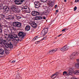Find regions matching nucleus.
<instances>
[{
    "instance_id": "nucleus-36",
    "label": "nucleus",
    "mask_w": 79,
    "mask_h": 79,
    "mask_svg": "<svg viewBox=\"0 0 79 79\" xmlns=\"http://www.w3.org/2000/svg\"><path fill=\"white\" fill-rule=\"evenodd\" d=\"M2 17V18H5V15H3V14H2L1 15Z\"/></svg>"
},
{
    "instance_id": "nucleus-44",
    "label": "nucleus",
    "mask_w": 79,
    "mask_h": 79,
    "mask_svg": "<svg viewBox=\"0 0 79 79\" xmlns=\"http://www.w3.org/2000/svg\"><path fill=\"white\" fill-rule=\"evenodd\" d=\"M62 35V34H60L59 35L57 36V37H60V36H61Z\"/></svg>"
},
{
    "instance_id": "nucleus-43",
    "label": "nucleus",
    "mask_w": 79,
    "mask_h": 79,
    "mask_svg": "<svg viewBox=\"0 0 79 79\" xmlns=\"http://www.w3.org/2000/svg\"><path fill=\"white\" fill-rule=\"evenodd\" d=\"M57 6V5H56L55 6V8H56V7Z\"/></svg>"
},
{
    "instance_id": "nucleus-16",
    "label": "nucleus",
    "mask_w": 79,
    "mask_h": 79,
    "mask_svg": "<svg viewBox=\"0 0 79 79\" xmlns=\"http://www.w3.org/2000/svg\"><path fill=\"white\" fill-rule=\"evenodd\" d=\"M3 10L5 12H7L9 10V7L6 6H5L3 7Z\"/></svg>"
},
{
    "instance_id": "nucleus-49",
    "label": "nucleus",
    "mask_w": 79,
    "mask_h": 79,
    "mask_svg": "<svg viewBox=\"0 0 79 79\" xmlns=\"http://www.w3.org/2000/svg\"><path fill=\"white\" fill-rule=\"evenodd\" d=\"M77 61H79V59H77Z\"/></svg>"
},
{
    "instance_id": "nucleus-55",
    "label": "nucleus",
    "mask_w": 79,
    "mask_h": 79,
    "mask_svg": "<svg viewBox=\"0 0 79 79\" xmlns=\"http://www.w3.org/2000/svg\"><path fill=\"white\" fill-rule=\"evenodd\" d=\"M0 20H1V19H0Z\"/></svg>"
},
{
    "instance_id": "nucleus-45",
    "label": "nucleus",
    "mask_w": 79,
    "mask_h": 79,
    "mask_svg": "<svg viewBox=\"0 0 79 79\" xmlns=\"http://www.w3.org/2000/svg\"><path fill=\"white\" fill-rule=\"evenodd\" d=\"M15 60H13L12 61V63H15Z\"/></svg>"
},
{
    "instance_id": "nucleus-15",
    "label": "nucleus",
    "mask_w": 79,
    "mask_h": 79,
    "mask_svg": "<svg viewBox=\"0 0 79 79\" xmlns=\"http://www.w3.org/2000/svg\"><path fill=\"white\" fill-rule=\"evenodd\" d=\"M35 5V8H39L40 6V3L39 2H34Z\"/></svg>"
},
{
    "instance_id": "nucleus-46",
    "label": "nucleus",
    "mask_w": 79,
    "mask_h": 79,
    "mask_svg": "<svg viewBox=\"0 0 79 79\" xmlns=\"http://www.w3.org/2000/svg\"><path fill=\"white\" fill-rule=\"evenodd\" d=\"M2 27V25L0 23V28Z\"/></svg>"
},
{
    "instance_id": "nucleus-37",
    "label": "nucleus",
    "mask_w": 79,
    "mask_h": 79,
    "mask_svg": "<svg viewBox=\"0 0 79 79\" xmlns=\"http://www.w3.org/2000/svg\"><path fill=\"white\" fill-rule=\"evenodd\" d=\"M4 49L5 50H7V49H10L11 48H6H6H4Z\"/></svg>"
},
{
    "instance_id": "nucleus-48",
    "label": "nucleus",
    "mask_w": 79,
    "mask_h": 79,
    "mask_svg": "<svg viewBox=\"0 0 79 79\" xmlns=\"http://www.w3.org/2000/svg\"><path fill=\"white\" fill-rule=\"evenodd\" d=\"M67 1L66 0H64V2H66Z\"/></svg>"
},
{
    "instance_id": "nucleus-33",
    "label": "nucleus",
    "mask_w": 79,
    "mask_h": 79,
    "mask_svg": "<svg viewBox=\"0 0 79 79\" xmlns=\"http://www.w3.org/2000/svg\"><path fill=\"white\" fill-rule=\"evenodd\" d=\"M66 28H65L63 29V30H62V32H64V31H66Z\"/></svg>"
},
{
    "instance_id": "nucleus-38",
    "label": "nucleus",
    "mask_w": 79,
    "mask_h": 79,
    "mask_svg": "<svg viewBox=\"0 0 79 79\" xmlns=\"http://www.w3.org/2000/svg\"><path fill=\"white\" fill-rule=\"evenodd\" d=\"M16 39H15V40H17V42H18V41H19V37H18V38H15Z\"/></svg>"
},
{
    "instance_id": "nucleus-13",
    "label": "nucleus",
    "mask_w": 79,
    "mask_h": 79,
    "mask_svg": "<svg viewBox=\"0 0 79 79\" xmlns=\"http://www.w3.org/2000/svg\"><path fill=\"white\" fill-rule=\"evenodd\" d=\"M31 15L33 16H37L39 15V13L37 11L33 10L31 12Z\"/></svg>"
},
{
    "instance_id": "nucleus-12",
    "label": "nucleus",
    "mask_w": 79,
    "mask_h": 79,
    "mask_svg": "<svg viewBox=\"0 0 79 79\" xmlns=\"http://www.w3.org/2000/svg\"><path fill=\"white\" fill-rule=\"evenodd\" d=\"M22 10L24 12H27V11L29 10V8L26 6H25L22 7Z\"/></svg>"
},
{
    "instance_id": "nucleus-28",
    "label": "nucleus",
    "mask_w": 79,
    "mask_h": 79,
    "mask_svg": "<svg viewBox=\"0 0 79 79\" xmlns=\"http://www.w3.org/2000/svg\"><path fill=\"white\" fill-rule=\"evenodd\" d=\"M69 71H70L71 73H73L74 71V69H73L72 68H70L69 69Z\"/></svg>"
},
{
    "instance_id": "nucleus-2",
    "label": "nucleus",
    "mask_w": 79,
    "mask_h": 79,
    "mask_svg": "<svg viewBox=\"0 0 79 79\" xmlns=\"http://www.w3.org/2000/svg\"><path fill=\"white\" fill-rule=\"evenodd\" d=\"M41 1H42V2H46L48 4V5H49V6L50 7H53V5H54V4H53V2L52 1L50 2V1H48L47 0H40Z\"/></svg>"
},
{
    "instance_id": "nucleus-23",
    "label": "nucleus",
    "mask_w": 79,
    "mask_h": 79,
    "mask_svg": "<svg viewBox=\"0 0 79 79\" xmlns=\"http://www.w3.org/2000/svg\"><path fill=\"white\" fill-rule=\"evenodd\" d=\"M63 75L65 76H68V72L66 71L63 72Z\"/></svg>"
},
{
    "instance_id": "nucleus-8",
    "label": "nucleus",
    "mask_w": 79,
    "mask_h": 79,
    "mask_svg": "<svg viewBox=\"0 0 79 79\" xmlns=\"http://www.w3.org/2000/svg\"><path fill=\"white\" fill-rule=\"evenodd\" d=\"M78 55V53L76 52H74L72 53V54L70 55V59H73L75 58V56H76Z\"/></svg>"
},
{
    "instance_id": "nucleus-54",
    "label": "nucleus",
    "mask_w": 79,
    "mask_h": 79,
    "mask_svg": "<svg viewBox=\"0 0 79 79\" xmlns=\"http://www.w3.org/2000/svg\"><path fill=\"white\" fill-rule=\"evenodd\" d=\"M24 4H26V2H25V3H24Z\"/></svg>"
},
{
    "instance_id": "nucleus-30",
    "label": "nucleus",
    "mask_w": 79,
    "mask_h": 79,
    "mask_svg": "<svg viewBox=\"0 0 79 79\" xmlns=\"http://www.w3.org/2000/svg\"><path fill=\"white\" fill-rule=\"evenodd\" d=\"M10 39H12V41H14V40H15L14 38L13 37V36H11V37H10Z\"/></svg>"
},
{
    "instance_id": "nucleus-31",
    "label": "nucleus",
    "mask_w": 79,
    "mask_h": 79,
    "mask_svg": "<svg viewBox=\"0 0 79 79\" xmlns=\"http://www.w3.org/2000/svg\"><path fill=\"white\" fill-rule=\"evenodd\" d=\"M77 9V8L76 6H75L74 8V11H75Z\"/></svg>"
},
{
    "instance_id": "nucleus-5",
    "label": "nucleus",
    "mask_w": 79,
    "mask_h": 79,
    "mask_svg": "<svg viewBox=\"0 0 79 79\" xmlns=\"http://www.w3.org/2000/svg\"><path fill=\"white\" fill-rule=\"evenodd\" d=\"M48 28H46L44 29L41 32V35L44 36V35H45L47 34V33L48 32Z\"/></svg>"
},
{
    "instance_id": "nucleus-41",
    "label": "nucleus",
    "mask_w": 79,
    "mask_h": 79,
    "mask_svg": "<svg viewBox=\"0 0 79 79\" xmlns=\"http://www.w3.org/2000/svg\"><path fill=\"white\" fill-rule=\"evenodd\" d=\"M79 2V0H75V2Z\"/></svg>"
},
{
    "instance_id": "nucleus-40",
    "label": "nucleus",
    "mask_w": 79,
    "mask_h": 79,
    "mask_svg": "<svg viewBox=\"0 0 79 79\" xmlns=\"http://www.w3.org/2000/svg\"><path fill=\"white\" fill-rule=\"evenodd\" d=\"M47 38H46V37H44L43 39H42V40H45V39H46Z\"/></svg>"
},
{
    "instance_id": "nucleus-4",
    "label": "nucleus",
    "mask_w": 79,
    "mask_h": 79,
    "mask_svg": "<svg viewBox=\"0 0 79 79\" xmlns=\"http://www.w3.org/2000/svg\"><path fill=\"white\" fill-rule=\"evenodd\" d=\"M46 19V17L43 16H36L35 18V20H41V21H43L44 20V19Z\"/></svg>"
},
{
    "instance_id": "nucleus-50",
    "label": "nucleus",
    "mask_w": 79,
    "mask_h": 79,
    "mask_svg": "<svg viewBox=\"0 0 79 79\" xmlns=\"http://www.w3.org/2000/svg\"><path fill=\"white\" fill-rule=\"evenodd\" d=\"M2 9V7H0V10H1Z\"/></svg>"
},
{
    "instance_id": "nucleus-3",
    "label": "nucleus",
    "mask_w": 79,
    "mask_h": 79,
    "mask_svg": "<svg viewBox=\"0 0 79 79\" xmlns=\"http://www.w3.org/2000/svg\"><path fill=\"white\" fill-rule=\"evenodd\" d=\"M13 26L14 27H21V23L17 21L14 22H13Z\"/></svg>"
},
{
    "instance_id": "nucleus-10",
    "label": "nucleus",
    "mask_w": 79,
    "mask_h": 79,
    "mask_svg": "<svg viewBox=\"0 0 79 79\" xmlns=\"http://www.w3.org/2000/svg\"><path fill=\"white\" fill-rule=\"evenodd\" d=\"M4 37H5V39H6V40H8V38H10L11 37V35H10V33L9 34H6V32L5 31L4 32Z\"/></svg>"
},
{
    "instance_id": "nucleus-39",
    "label": "nucleus",
    "mask_w": 79,
    "mask_h": 79,
    "mask_svg": "<svg viewBox=\"0 0 79 79\" xmlns=\"http://www.w3.org/2000/svg\"><path fill=\"white\" fill-rule=\"evenodd\" d=\"M6 27V25H2V27Z\"/></svg>"
},
{
    "instance_id": "nucleus-32",
    "label": "nucleus",
    "mask_w": 79,
    "mask_h": 79,
    "mask_svg": "<svg viewBox=\"0 0 79 79\" xmlns=\"http://www.w3.org/2000/svg\"><path fill=\"white\" fill-rule=\"evenodd\" d=\"M13 15H14V17H15L16 18L18 16V15H17V14H14Z\"/></svg>"
},
{
    "instance_id": "nucleus-17",
    "label": "nucleus",
    "mask_w": 79,
    "mask_h": 79,
    "mask_svg": "<svg viewBox=\"0 0 79 79\" xmlns=\"http://www.w3.org/2000/svg\"><path fill=\"white\" fill-rule=\"evenodd\" d=\"M31 29V27L29 25H27L26 26L25 28V30L26 31H29Z\"/></svg>"
},
{
    "instance_id": "nucleus-42",
    "label": "nucleus",
    "mask_w": 79,
    "mask_h": 79,
    "mask_svg": "<svg viewBox=\"0 0 79 79\" xmlns=\"http://www.w3.org/2000/svg\"><path fill=\"white\" fill-rule=\"evenodd\" d=\"M73 79H79V78H76L75 77L73 78Z\"/></svg>"
},
{
    "instance_id": "nucleus-7",
    "label": "nucleus",
    "mask_w": 79,
    "mask_h": 79,
    "mask_svg": "<svg viewBox=\"0 0 79 79\" xmlns=\"http://www.w3.org/2000/svg\"><path fill=\"white\" fill-rule=\"evenodd\" d=\"M24 32H23L19 31L18 34V35L20 38L23 39H24Z\"/></svg>"
},
{
    "instance_id": "nucleus-51",
    "label": "nucleus",
    "mask_w": 79,
    "mask_h": 79,
    "mask_svg": "<svg viewBox=\"0 0 79 79\" xmlns=\"http://www.w3.org/2000/svg\"><path fill=\"white\" fill-rule=\"evenodd\" d=\"M41 41V40H40L39 41H37V42H40Z\"/></svg>"
},
{
    "instance_id": "nucleus-26",
    "label": "nucleus",
    "mask_w": 79,
    "mask_h": 79,
    "mask_svg": "<svg viewBox=\"0 0 79 79\" xmlns=\"http://www.w3.org/2000/svg\"><path fill=\"white\" fill-rule=\"evenodd\" d=\"M14 12L15 13H19V12H20V10H18V9H15L14 10Z\"/></svg>"
},
{
    "instance_id": "nucleus-47",
    "label": "nucleus",
    "mask_w": 79,
    "mask_h": 79,
    "mask_svg": "<svg viewBox=\"0 0 79 79\" xmlns=\"http://www.w3.org/2000/svg\"><path fill=\"white\" fill-rule=\"evenodd\" d=\"M56 12H58V11H58V10H56Z\"/></svg>"
},
{
    "instance_id": "nucleus-18",
    "label": "nucleus",
    "mask_w": 79,
    "mask_h": 79,
    "mask_svg": "<svg viewBox=\"0 0 79 79\" xmlns=\"http://www.w3.org/2000/svg\"><path fill=\"white\" fill-rule=\"evenodd\" d=\"M56 50H57V49H53L52 51H50L49 52V53L50 54H51V55H52V54H53V53H55V52L56 51Z\"/></svg>"
},
{
    "instance_id": "nucleus-53",
    "label": "nucleus",
    "mask_w": 79,
    "mask_h": 79,
    "mask_svg": "<svg viewBox=\"0 0 79 79\" xmlns=\"http://www.w3.org/2000/svg\"><path fill=\"white\" fill-rule=\"evenodd\" d=\"M35 44H37V42H36L35 43Z\"/></svg>"
},
{
    "instance_id": "nucleus-27",
    "label": "nucleus",
    "mask_w": 79,
    "mask_h": 79,
    "mask_svg": "<svg viewBox=\"0 0 79 79\" xmlns=\"http://www.w3.org/2000/svg\"><path fill=\"white\" fill-rule=\"evenodd\" d=\"M75 66L76 68H79V63H75Z\"/></svg>"
},
{
    "instance_id": "nucleus-35",
    "label": "nucleus",
    "mask_w": 79,
    "mask_h": 79,
    "mask_svg": "<svg viewBox=\"0 0 79 79\" xmlns=\"http://www.w3.org/2000/svg\"><path fill=\"white\" fill-rule=\"evenodd\" d=\"M43 14H44V15H47V13H46V12H44Z\"/></svg>"
},
{
    "instance_id": "nucleus-19",
    "label": "nucleus",
    "mask_w": 79,
    "mask_h": 79,
    "mask_svg": "<svg viewBox=\"0 0 79 79\" xmlns=\"http://www.w3.org/2000/svg\"><path fill=\"white\" fill-rule=\"evenodd\" d=\"M58 73H56L52 75L51 77H52V78L53 79H54V78H55L56 76H57L58 75Z\"/></svg>"
},
{
    "instance_id": "nucleus-6",
    "label": "nucleus",
    "mask_w": 79,
    "mask_h": 79,
    "mask_svg": "<svg viewBox=\"0 0 79 79\" xmlns=\"http://www.w3.org/2000/svg\"><path fill=\"white\" fill-rule=\"evenodd\" d=\"M24 2V0H15L14 2L15 3L16 5H20Z\"/></svg>"
},
{
    "instance_id": "nucleus-14",
    "label": "nucleus",
    "mask_w": 79,
    "mask_h": 79,
    "mask_svg": "<svg viewBox=\"0 0 79 79\" xmlns=\"http://www.w3.org/2000/svg\"><path fill=\"white\" fill-rule=\"evenodd\" d=\"M30 25L31 27H34V28H35L37 26V23H35L34 22H32L30 23Z\"/></svg>"
},
{
    "instance_id": "nucleus-1",
    "label": "nucleus",
    "mask_w": 79,
    "mask_h": 79,
    "mask_svg": "<svg viewBox=\"0 0 79 79\" xmlns=\"http://www.w3.org/2000/svg\"><path fill=\"white\" fill-rule=\"evenodd\" d=\"M4 45H5V47L7 48H13V44L10 42L7 43V41L5 40H3L0 39V45L2 47H4Z\"/></svg>"
},
{
    "instance_id": "nucleus-20",
    "label": "nucleus",
    "mask_w": 79,
    "mask_h": 79,
    "mask_svg": "<svg viewBox=\"0 0 79 79\" xmlns=\"http://www.w3.org/2000/svg\"><path fill=\"white\" fill-rule=\"evenodd\" d=\"M4 53V50L0 47V55H3Z\"/></svg>"
},
{
    "instance_id": "nucleus-25",
    "label": "nucleus",
    "mask_w": 79,
    "mask_h": 79,
    "mask_svg": "<svg viewBox=\"0 0 79 79\" xmlns=\"http://www.w3.org/2000/svg\"><path fill=\"white\" fill-rule=\"evenodd\" d=\"M72 74H73V73L69 70L67 71V76H69L70 75H71Z\"/></svg>"
},
{
    "instance_id": "nucleus-29",
    "label": "nucleus",
    "mask_w": 79,
    "mask_h": 79,
    "mask_svg": "<svg viewBox=\"0 0 79 79\" xmlns=\"http://www.w3.org/2000/svg\"><path fill=\"white\" fill-rule=\"evenodd\" d=\"M38 38L37 37V36L35 37L33 39V40H35L36 39H37Z\"/></svg>"
},
{
    "instance_id": "nucleus-11",
    "label": "nucleus",
    "mask_w": 79,
    "mask_h": 79,
    "mask_svg": "<svg viewBox=\"0 0 79 79\" xmlns=\"http://www.w3.org/2000/svg\"><path fill=\"white\" fill-rule=\"evenodd\" d=\"M69 49V47L67 45L65 46L60 49L61 51L62 52H64L68 50Z\"/></svg>"
},
{
    "instance_id": "nucleus-21",
    "label": "nucleus",
    "mask_w": 79,
    "mask_h": 79,
    "mask_svg": "<svg viewBox=\"0 0 79 79\" xmlns=\"http://www.w3.org/2000/svg\"><path fill=\"white\" fill-rule=\"evenodd\" d=\"M15 19V17L14 16L9 15L8 17V19Z\"/></svg>"
},
{
    "instance_id": "nucleus-24",
    "label": "nucleus",
    "mask_w": 79,
    "mask_h": 79,
    "mask_svg": "<svg viewBox=\"0 0 79 79\" xmlns=\"http://www.w3.org/2000/svg\"><path fill=\"white\" fill-rule=\"evenodd\" d=\"M22 18V17H21L19 16H17V17L16 18V19H17V20H20Z\"/></svg>"
},
{
    "instance_id": "nucleus-34",
    "label": "nucleus",
    "mask_w": 79,
    "mask_h": 79,
    "mask_svg": "<svg viewBox=\"0 0 79 79\" xmlns=\"http://www.w3.org/2000/svg\"><path fill=\"white\" fill-rule=\"evenodd\" d=\"M2 32V28H0V34H1Z\"/></svg>"
},
{
    "instance_id": "nucleus-9",
    "label": "nucleus",
    "mask_w": 79,
    "mask_h": 79,
    "mask_svg": "<svg viewBox=\"0 0 79 79\" xmlns=\"http://www.w3.org/2000/svg\"><path fill=\"white\" fill-rule=\"evenodd\" d=\"M10 37H14L15 39H18V37L17 35L15 34L14 32H12V31H11V32H10Z\"/></svg>"
},
{
    "instance_id": "nucleus-22",
    "label": "nucleus",
    "mask_w": 79,
    "mask_h": 79,
    "mask_svg": "<svg viewBox=\"0 0 79 79\" xmlns=\"http://www.w3.org/2000/svg\"><path fill=\"white\" fill-rule=\"evenodd\" d=\"M74 74L76 75H79V70H77L74 72Z\"/></svg>"
},
{
    "instance_id": "nucleus-52",
    "label": "nucleus",
    "mask_w": 79,
    "mask_h": 79,
    "mask_svg": "<svg viewBox=\"0 0 79 79\" xmlns=\"http://www.w3.org/2000/svg\"><path fill=\"white\" fill-rule=\"evenodd\" d=\"M57 38V37H55V39H56Z\"/></svg>"
}]
</instances>
